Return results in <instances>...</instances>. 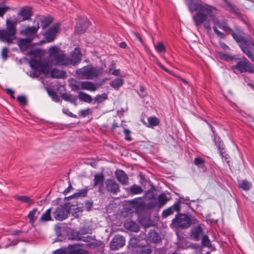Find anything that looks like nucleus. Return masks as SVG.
<instances>
[{"label":"nucleus","mask_w":254,"mask_h":254,"mask_svg":"<svg viewBox=\"0 0 254 254\" xmlns=\"http://www.w3.org/2000/svg\"><path fill=\"white\" fill-rule=\"evenodd\" d=\"M186 3L191 13L196 11L192 16V20L196 26H199L206 21L208 16L210 17L214 24L218 26L220 23V21L215 15L217 11L215 7L195 0H186Z\"/></svg>","instance_id":"obj_1"},{"label":"nucleus","mask_w":254,"mask_h":254,"mask_svg":"<svg viewBox=\"0 0 254 254\" xmlns=\"http://www.w3.org/2000/svg\"><path fill=\"white\" fill-rule=\"evenodd\" d=\"M50 56L53 58L56 65H67L75 64L79 61V48L76 47L70 53V58L67 57L62 50L56 46H52L49 49Z\"/></svg>","instance_id":"obj_2"},{"label":"nucleus","mask_w":254,"mask_h":254,"mask_svg":"<svg viewBox=\"0 0 254 254\" xmlns=\"http://www.w3.org/2000/svg\"><path fill=\"white\" fill-rule=\"evenodd\" d=\"M16 33V21L7 19L6 29L0 30V40L11 44L15 39Z\"/></svg>","instance_id":"obj_3"},{"label":"nucleus","mask_w":254,"mask_h":254,"mask_svg":"<svg viewBox=\"0 0 254 254\" xmlns=\"http://www.w3.org/2000/svg\"><path fill=\"white\" fill-rule=\"evenodd\" d=\"M238 60H239V61L237 64L231 66V69L235 73H237V71L240 73L248 72L254 74V67L246 57L238 58Z\"/></svg>","instance_id":"obj_4"},{"label":"nucleus","mask_w":254,"mask_h":254,"mask_svg":"<svg viewBox=\"0 0 254 254\" xmlns=\"http://www.w3.org/2000/svg\"><path fill=\"white\" fill-rule=\"evenodd\" d=\"M239 46L243 53L254 62V55L251 51L254 48V43L250 39L244 37Z\"/></svg>","instance_id":"obj_5"},{"label":"nucleus","mask_w":254,"mask_h":254,"mask_svg":"<svg viewBox=\"0 0 254 254\" xmlns=\"http://www.w3.org/2000/svg\"><path fill=\"white\" fill-rule=\"evenodd\" d=\"M99 73V69L91 65H87L80 69V74L85 79H93L97 77Z\"/></svg>","instance_id":"obj_6"},{"label":"nucleus","mask_w":254,"mask_h":254,"mask_svg":"<svg viewBox=\"0 0 254 254\" xmlns=\"http://www.w3.org/2000/svg\"><path fill=\"white\" fill-rule=\"evenodd\" d=\"M78 196H79V192L75 193L70 196L69 197L71 200L68 203L70 210L75 217H78L79 215V207L78 206Z\"/></svg>","instance_id":"obj_7"},{"label":"nucleus","mask_w":254,"mask_h":254,"mask_svg":"<svg viewBox=\"0 0 254 254\" xmlns=\"http://www.w3.org/2000/svg\"><path fill=\"white\" fill-rule=\"evenodd\" d=\"M60 29V24L57 23L49 28L43 34L47 42H53Z\"/></svg>","instance_id":"obj_8"},{"label":"nucleus","mask_w":254,"mask_h":254,"mask_svg":"<svg viewBox=\"0 0 254 254\" xmlns=\"http://www.w3.org/2000/svg\"><path fill=\"white\" fill-rule=\"evenodd\" d=\"M69 213V210L63 206L57 207L53 212L54 218L57 221H62L65 219Z\"/></svg>","instance_id":"obj_9"},{"label":"nucleus","mask_w":254,"mask_h":254,"mask_svg":"<svg viewBox=\"0 0 254 254\" xmlns=\"http://www.w3.org/2000/svg\"><path fill=\"white\" fill-rule=\"evenodd\" d=\"M218 27L222 30L231 34L233 37V39L238 43V44L240 43L241 41L244 38V37L242 36V35H239L235 33L232 30V29H231L228 26L226 21H224L223 22H220V23L218 25Z\"/></svg>","instance_id":"obj_10"},{"label":"nucleus","mask_w":254,"mask_h":254,"mask_svg":"<svg viewBox=\"0 0 254 254\" xmlns=\"http://www.w3.org/2000/svg\"><path fill=\"white\" fill-rule=\"evenodd\" d=\"M105 185L106 190L114 194H117L120 190L119 185L114 179H107Z\"/></svg>","instance_id":"obj_11"},{"label":"nucleus","mask_w":254,"mask_h":254,"mask_svg":"<svg viewBox=\"0 0 254 254\" xmlns=\"http://www.w3.org/2000/svg\"><path fill=\"white\" fill-rule=\"evenodd\" d=\"M40 27L38 22L36 26L27 27L21 31V34L34 40L37 37V33Z\"/></svg>","instance_id":"obj_12"},{"label":"nucleus","mask_w":254,"mask_h":254,"mask_svg":"<svg viewBox=\"0 0 254 254\" xmlns=\"http://www.w3.org/2000/svg\"><path fill=\"white\" fill-rule=\"evenodd\" d=\"M29 64L34 70H38L41 72H44L47 67V64H44L41 60L34 58L30 60Z\"/></svg>","instance_id":"obj_13"},{"label":"nucleus","mask_w":254,"mask_h":254,"mask_svg":"<svg viewBox=\"0 0 254 254\" xmlns=\"http://www.w3.org/2000/svg\"><path fill=\"white\" fill-rule=\"evenodd\" d=\"M225 3L229 7V10L231 12L234 14L238 18L240 19L245 23H247V18L241 12L239 11L238 9L236 6L228 1V0H223Z\"/></svg>","instance_id":"obj_14"},{"label":"nucleus","mask_w":254,"mask_h":254,"mask_svg":"<svg viewBox=\"0 0 254 254\" xmlns=\"http://www.w3.org/2000/svg\"><path fill=\"white\" fill-rule=\"evenodd\" d=\"M125 244L124 238L119 235L116 236L114 237L110 244V247L113 250H118L123 247Z\"/></svg>","instance_id":"obj_15"},{"label":"nucleus","mask_w":254,"mask_h":254,"mask_svg":"<svg viewBox=\"0 0 254 254\" xmlns=\"http://www.w3.org/2000/svg\"><path fill=\"white\" fill-rule=\"evenodd\" d=\"M129 206L136 210H142L144 206V202L142 197L135 198L128 201Z\"/></svg>","instance_id":"obj_16"},{"label":"nucleus","mask_w":254,"mask_h":254,"mask_svg":"<svg viewBox=\"0 0 254 254\" xmlns=\"http://www.w3.org/2000/svg\"><path fill=\"white\" fill-rule=\"evenodd\" d=\"M115 176L118 181L122 185H128L129 178L125 171L121 169H117L115 172Z\"/></svg>","instance_id":"obj_17"},{"label":"nucleus","mask_w":254,"mask_h":254,"mask_svg":"<svg viewBox=\"0 0 254 254\" xmlns=\"http://www.w3.org/2000/svg\"><path fill=\"white\" fill-rule=\"evenodd\" d=\"M181 209L180 201H178L172 206L164 210L162 212V217L166 218L172 215L175 211L179 212Z\"/></svg>","instance_id":"obj_18"},{"label":"nucleus","mask_w":254,"mask_h":254,"mask_svg":"<svg viewBox=\"0 0 254 254\" xmlns=\"http://www.w3.org/2000/svg\"><path fill=\"white\" fill-rule=\"evenodd\" d=\"M19 14L22 17L23 20H29L32 16V9L28 6L21 8Z\"/></svg>","instance_id":"obj_19"},{"label":"nucleus","mask_w":254,"mask_h":254,"mask_svg":"<svg viewBox=\"0 0 254 254\" xmlns=\"http://www.w3.org/2000/svg\"><path fill=\"white\" fill-rule=\"evenodd\" d=\"M172 222H192L190 215L185 214H179L172 220Z\"/></svg>","instance_id":"obj_20"},{"label":"nucleus","mask_w":254,"mask_h":254,"mask_svg":"<svg viewBox=\"0 0 254 254\" xmlns=\"http://www.w3.org/2000/svg\"><path fill=\"white\" fill-rule=\"evenodd\" d=\"M58 191L63 193L64 195L66 194L69 191V190L72 188L70 184H69L68 187H66L65 183L63 181H59L58 182Z\"/></svg>","instance_id":"obj_21"},{"label":"nucleus","mask_w":254,"mask_h":254,"mask_svg":"<svg viewBox=\"0 0 254 254\" xmlns=\"http://www.w3.org/2000/svg\"><path fill=\"white\" fill-rule=\"evenodd\" d=\"M80 87L82 89L90 91H95L97 89L95 85L93 83L89 81L81 82Z\"/></svg>","instance_id":"obj_22"},{"label":"nucleus","mask_w":254,"mask_h":254,"mask_svg":"<svg viewBox=\"0 0 254 254\" xmlns=\"http://www.w3.org/2000/svg\"><path fill=\"white\" fill-rule=\"evenodd\" d=\"M14 198L23 203H27L29 205L34 203V201L29 196L15 195L14 196Z\"/></svg>","instance_id":"obj_23"},{"label":"nucleus","mask_w":254,"mask_h":254,"mask_svg":"<svg viewBox=\"0 0 254 254\" xmlns=\"http://www.w3.org/2000/svg\"><path fill=\"white\" fill-rule=\"evenodd\" d=\"M91 25V22L86 17L80 18V34L85 32Z\"/></svg>","instance_id":"obj_24"},{"label":"nucleus","mask_w":254,"mask_h":254,"mask_svg":"<svg viewBox=\"0 0 254 254\" xmlns=\"http://www.w3.org/2000/svg\"><path fill=\"white\" fill-rule=\"evenodd\" d=\"M52 208H49L42 214L40 217V220L44 222L53 221L51 217Z\"/></svg>","instance_id":"obj_25"},{"label":"nucleus","mask_w":254,"mask_h":254,"mask_svg":"<svg viewBox=\"0 0 254 254\" xmlns=\"http://www.w3.org/2000/svg\"><path fill=\"white\" fill-rule=\"evenodd\" d=\"M61 97L63 99L70 102V103L76 105V102L77 100V97L68 93H63L61 95Z\"/></svg>","instance_id":"obj_26"},{"label":"nucleus","mask_w":254,"mask_h":254,"mask_svg":"<svg viewBox=\"0 0 254 254\" xmlns=\"http://www.w3.org/2000/svg\"><path fill=\"white\" fill-rule=\"evenodd\" d=\"M202 229L200 226H197L192 229L191 237L195 240L199 239L200 235L202 234Z\"/></svg>","instance_id":"obj_27"},{"label":"nucleus","mask_w":254,"mask_h":254,"mask_svg":"<svg viewBox=\"0 0 254 254\" xmlns=\"http://www.w3.org/2000/svg\"><path fill=\"white\" fill-rule=\"evenodd\" d=\"M129 190L130 194L132 195L140 194L143 192V189L142 188L135 184L129 187Z\"/></svg>","instance_id":"obj_28"},{"label":"nucleus","mask_w":254,"mask_h":254,"mask_svg":"<svg viewBox=\"0 0 254 254\" xmlns=\"http://www.w3.org/2000/svg\"><path fill=\"white\" fill-rule=\"evenodd\" d=\"M65 74L64 71L54 68L51 72V77L56 78H60L64 77Z\"/></svg>","instance_id":"obj_29"},{"label":"nucleus","mask_w":254,"mask_h":254,"mask_svg":"<svg viewBox=\"0 0 254 254\" xmlns=\"http://www.w3.org/2000/svg\"><path fill=\"white\" fill-rule=\"evenodd\" d=\"M104 180V177L102 173L95 174L94 178V187L98 185H103Z\"/></svg>","instance_id":"obj_30"},{"label":"nucleus","mask_w":254,"mask_h":254,"mask_svg":"<svg viewBox=\"0 0 254 254\" xmlns=\"http://www.w3.org/2000/svg\"><path fill=\"white\" fill-rule=\"evenodd\" d=\"M124 83L123 79L120 78H117L113 80L110 83V86L115 89H118L122 86Z\"/></svg>","instance_id":"obj_31"},{"label":"nucleus","mask_w":254,"mask_h":254,"mask_svg":"<svg viewBox=\"0 0 254 254\" xmlns=\"http://www.w3.org/2000/svg\"><path fill=\"white\" fill-rule=\"evenodd\" d=\"M39 21L41 23L43 29L47 27L52 22V19L50 17H38Z\"/></svg>","instance_id":"obj_32"},{"label":"nucleus","mask_w":254,"mask_h":254,"mask_svg":"<svg viewBox=\"0 0 254 254\" xmlns=\"http://www.w3.org/2000/svg\"><path fill=\"white\" fill-rule=\"evenodd\" d=\"M92 101L93 98L90 95L80 91V101L91 103Z\"/></svg>","instance_id":"obj_33"},{"label":"nucleus","mask_w":254,"mask_h":254,"mask_svg":"<svg viewBox=\"0 0 254 254\" xmlns=\"http://www.w3.org/2000/svg\"><path fill=\"white\" fill-rule=\"evenodd\" d=\"M125 227L129 231L133 232H138L139 230V227L137 223H124Z\"/></svg>","instance_id":"obj_34"},{"label":"nucleus","mask_w":254,"mask_h":254,"mask_svg":"<svg viewBox=\"0 0 254 254\" xmlns=\"http://www.w3.org/2000/svg\"><path fill=\"white\" fill-rule=\"evenodd\" d=\"M148 127H153L154 126H157L159 124V120L156 117H149L148 118Z\"/></svg>","instance_id":"obj_35"},{"label":"nucleus","mask_w":254,"mask_h":254,"mask_svg":"<svg viewBox=\"0 0 254 254\" xmlns=\"http://www.w3.org/2000/svg\"><path fill=\"white\" fill-rule=\"evenodd\" d=\"M149 239L154 243H158L160 241L159 236L155 232H151L149 234Z\"/></svg>","instance_id":"obj_36"},{"label":"nucleus","mask_w":254,"mask_h":254,"mask_svg":"<svg viewBox=\"0 0 254 254\" xmlns=\"http://www.w3.org/2000/svg\"><path fill=\"white\" fill-rule=\"evenodd\" d=\"M38 211L37 208H33L32 210L29 211L27 217L29 219L30 222H34L36 219L37 217L35 216L36 212Z\"/></svg>","instance_id":"obj_37"},{"label":"nucleus","mask_w":254,"mask_h":254,"mask_svg":"<svg viewBox=\"0 0 254 254\" xmlns=\"http://www.w3.org/2000/svg\"><path fill=\"white\" fill-rule=\"evenodd\" d=\"M158 200L160 206L164 205L168 201V199L165 193L159 195Z\"/></svg>","instance_id":"obj_38"},{"label":"nucleus","mask_w":254,"mask_h":254,"mask_svg":"<svg viewBox=\"0 0 254 254\" xmlns=\"http://www.w3.org/2000/svg\"><path fill=\"white\" fill-rule=\"evenodd\" d=\"M93 201L92 200H88L85 202L84 206H82V207H80V212L83 211L84 209L87 211L91 210L92 206H93Z\"/></svg>","instance_id":"obj_39"},{"label":"nucleus","mask_w":254,"mask_h":254,"mask_svg":"<svg viewBox=\"0 0 254 254\" xmlns=\"http://www.w3.org/2000/svg\"><path fill=\"white\" fill-rule=\"evenodd\" d=\"M158 204V202L156 200H151L148 203L144 202V206L143 210L144 209H152L155 208Z\"/></svg>","instance_id":"obj_40"},{"label":"nucleus","mask_w":254,"mask_h":254,"mask_svg":"<svg viewBox=\"0 0 254 254\" xmlns=\"http://www.w3.org/2000/svg\"><path fill=\"white\" fill-rule=\"evenodd\" d=\"M220 57L222 59H224V60H225L227 62L232 61L234 60H237L238 59V58H235V57H233V56H230V55H229L228 54H224V53H220Z\"/></svg>","instance_id":"obj_41"},{"label":"nucleus","mask_w":254,"mask_h":254,"mask_svg":"<svg viewBox=\"0 0 254 254\" xmlns=\"http://www.w3.org/2000/svg\"><path fill=\"white\" fill-rule=\"evenodd\" d=\"M108 98L107 94L106 93H103L101 95H97L95 99V102L97 103H102L103 101H104L105 100L107 99Z\"/></svg>","instance_id":"obj_42"},{"label":"nucleus","mask_w":254,"mask_h":254,"mask_svg":"<svg viewBox=\"0 0 254 254\" xmlns=\"http://www.w3.org/2000/svg\"><path fill=\"white\" fill-rule=\"evenodd\" d=\"M70 254H79V245L78 244L69 245Z\"/></svg>","instance_id":"obj_43"},{"label":"nucleus","mask_w":254,"mask_h":254,"mask_svg":"<svg viewBox=\"0 0 254 254\" xmlns=\"http://www.w3.org/2000/svg\"><path fill=\"white\" fill-rule=\"evenodd\" d=\"M29 54L36 57L41 58L43 55V52L41 49H37L36 50H30Z\"/></svg>","instance_id":"obj_44"},{"label":"nucleus","mask_w":254,"mask_h":254,"mask_svg":"<svg viewBox=\"0 0 254 254\" xmlns=\"http://www.w3.org/2000/svg\"><path fill=\"white\" fill-rule=\"evenodd\" d=\"M240 187L245 190H248L251 189V185L247 181L244 180L240 185Z\"/></svg>","instance_id":"obj_45"},{"label":"nucleus","mask_w":254,"mask_h":254,"mask_svg":"<svg viewBox=\"0 0 254 254\" xmlns=\"http://www.w3.org/2000/svg\"><path fill=\"white\" fill-rule=\"evenodd\" d=\"M33 40L32 38L26 37V38L21 39L19 41V44L21 46H27Z\"/></svg>","instance_id":"obj_46"},{"label":"nucleus","mask_w":254,"mask_h":254,"mask_svg":"<svg viewBox=\"0 0 254 254\" xmlns=\"http://www.w3.org/2000/svg\"><path fill=\"white\" fill-rule=\"evenodd\" d=\"M202 245L204 247L210 248L211 247L210 241L207 236L204 235L202 239Z\"/></svg>","instance_id":"obj_47"},{"label":"nucleus","mask_w":254,"mask_h":254,"mask_svg":"<svg viewBox=\"0 0 254 254\" xmlns=\"http://www.w3.org/2000/svg\"><path fill=\"white\" fill-rule=\"evenodd\" d=\"M48 93L53 101L56 102L60 101V98L55 91H49Z\"/></svg>","instance_id":"obj_48"},{"label":"nucleus","mask_w":254,"mask_h":254,"mask_svg":"<svg viewBox=\"0 0 254 254\" xmlns=\"http://www.w3.org/2000/svg\"><path fill=\"white\" fill-rule=\"evenodd\" d=\"M70 236L69 238L72 240H79V232L73 230H70Z\"/></svg>","instance_id":"obj_49"},{"label":"nucleus","mask_w":254,"mask_h":254,"mask_svg":"<svg viewBox=\"0 0 254 254\" xmlns=\"http://www.w3.org/2000/svg\"><path fill=\"white\" fill-rule=\"evenodd\" d=\"M17 100L18 102L22 106H25L27 104V100L26 97L24 96H18L17 97Z\"/></svg>","instance_id":"obj_50"},{"label":"nucleus","mask_w":254,"mask_h":254,"mask_svg":"<svg viewBox=\"0 0 254 254\" xmlns=\"http://www.w3.org/2000/svg\"><path fill=\"white\" fill-rule=\"evenodd\" d=\"M155 49L156 51L159 53H161L165 51V46L164 44L161 42L157 44V45L155 46Z\"/></svg>","instance_id":"obj_51"},{"label":"nucleus","mask_w":254,"mask_h":254,"mask_svg":"<svg viewBox=\"0 0 254 254\" xmlns=\"http://www.w3.org/2000/svg\"><path fill=\"white\" fill-rule=\"evenodd\" d=\"M219 150L220 152V154L222 158H223L225 159L226 161H227L228 162L229 161L228 159H229V156L228 154L226 153L225 152L223 151V149L221 148V147H219Z\"/></svg>","instance_id":"obj_52"},{"label":"nucleus","mask_w":254,"mask_h":254,"mask_svg":"<svg viewBox=\"0 0 254 254\" xmlns=\"http://www.w3.org/2000/svg\"><path fill=\"white\" fill-rule=\"evenodd\" d=\"M123 131L126 135V136H125L126 140H128V141L131 140L132 139V138L130 135V131L128 129L125 128L124 129Z\"/></svg>","instance_id":"obj_53"},{"label":"nucleus","mask_w":254,"mask_h":254,"mask_svg":"<svg viewBox=\"0 0 254 254\" xmlns=\"http://www.w3.org/2000/svg\"><path fill=\"white\" fill-rule=\"evenodd\" d=\"M90 114H91V111L89 108L80 111V116L83 117H85Z\"/></svg>","instance_id":"obj_54"},{"label":"nucleus","mask_w":254,"mask_h":254,"mask_svg":"<svg viewBox=\"0 0 254 254\" xmlns=\"http://www.w3.org/2000/svg\"><path fill=\"white\" fill-rule=\"evenodd\" d=\"M204 163V160L200 157L195 158L194 159V164L195 165L198 166L200 165L203 164Z\"/></svg>","instance_id":"obj_55"},{"label":"nucleus","mask_w":254,"mask_h":254,"mask_svg":"<svg viewBox=\"0 0 254 254\" xmlns=\"http://www.w3.org/2000/svg\"><path fill=\"white\" fill-rule=\"evenodd\" d=\"M213 29L214 32H215V33L218 36H219L220 38H222V39L224 38V37H225L224 34L222 32H221V31L218 30L216 26H213Z\"/></svg>","instance_id":"obj_56"},{"label":"nucleus","mask_w":254,"mask_h":254,"mask_svg":"<svg viewBox=\"0 0 254 254\" xmlns=\"http://www.w3.org/2000/svg\"><path fill=\"white\" fill-rule=\"evenodd\" d=\"M7 53H8L7 48L6 47L3 48L2 49L1 55L2 59L4 60H6L7 58Z\"/></svg>","instance_id":"obj_57"},{"label":"nucleus","mask_w":254,"mask_h":254,"mask_svg":"<svg viewBox=\"0 0 254 254\" xmlns=\"http://www.w3.org/2000/svg\"><path fill=\"white\" fill-rule=\"evenodd\" d=\"M9 9V7L7 6H4L3 7L0 6V16L2 17L5 12Z\"/></svg>","instance_id":"obj_58"},{"label":"nucleus","mask_w":254,"mask_h":254,"mask_svg":"<svg viewBox=\"0 0 254 254\" xmlns=\"http://www.w3.org/2000/svg\"><path fill=\"white\" fill-rule=\"evenodd\" d=\"M151 252V250L148 247H143L142 250L139 254H150Z\"/></svg>","instance_id":"obj_59"},{"label":"nucleus","mask_w":254,"mask_h":254,"mask_svg":"<svg viewBox=\"0 0 254 254\" xmlns=\"http://www.w3.org/2000/svg\"><path fill=\"white\" fill-rule=\"evenodd\" d=\"M63 112L64 114L68 115L69 117H74V118L76 117V115L73 114V113H71V112H70L68 109H66V108L63 109Z\"/></svg>","instance_id":"obj_60"},{"label":"nucleus","mask_w":254,"mask_h":254,"mask_svg":"<svg viewBox=\"0 0 254 254\" xmlns=\"http://www.w3.org/2000/svg\"><path fill=\"white\" fill-rule=\"evenodd\" d=\"M220 45L225 52H229L230 50V48L223 42H221Z\"/></svg>","instance_id":"obj_61"},{"label":"nucleus","mask_w":254,"mask_h":254,"mask_svg":"<svg viewBox=\"0 0 254 254\" xmlns=\"http://www.w3.org/2000/svg\"><path fill=\"white\" fill-rule=\"evenodd\" d=\"M157 64L158 65V66L162 69H163V70H164L165 71H166V72H168L171 74H172V72L171 71H170L168 69H167V68H166L163 64H162L160 63H157Z\"/></svg>","instance_id":"obj_62"},{"label":"nucleus","mask_w":254,"mask_h":254,"mask_svg":"<svg viewBox=\"0 0 254 254\" xmlns=\"http://www.w3.org/2000/svg\"><path fill=\"white\" fill-rule=\"evenodd\" d=\"M157 64L158 65V66L162 69H163V70H164L165 71H166V72H168L171 74H172V72L171 71H170L168 69H167V68H166L163 64H162L160 63H157Z\"/></svg>","instance_id":"obj_63"},{"label":"nucleus","mask_w":254,"mask_h":254,"mask_svg":"<svg viewBox=\"0 0 254 254\" xmlns=\"http://www.w3.org/2000/svg\"><path fill=\"white\" fill-rule=\"evenodd\" d=\"M88 190V187H86L84 189L80 190V196H85Z\"/></svg>","instance_id":"obj_64"}]
</instances>
